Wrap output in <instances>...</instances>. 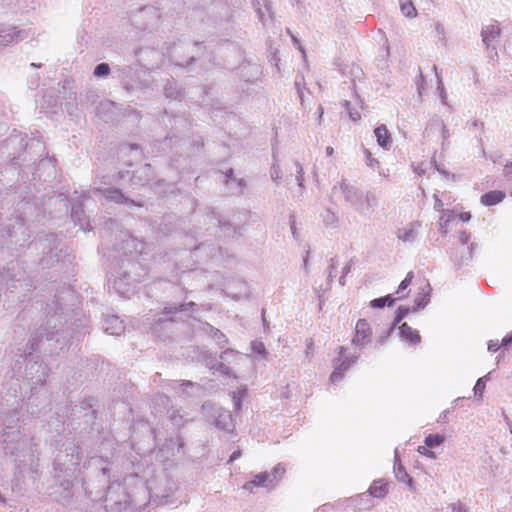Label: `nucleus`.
Instances as JSON below:
<instances>
[{"instance_id": "f257e3e1", "label": "nucleus", "mask_w": 512, "mask_h": 512, "mask_svg": "<svg viewBox=\"0 0 512 512\" xmlns=\"http://www.w3.org/2000/svg\"><path fill=\"white\" fill-rule=\"evenodd\" d=\"M18 419L0 417V446L6 455L18 456V452L25 446L17 425Z\"/></svg>"}, {"instance_id": "f03ea898", "label": "nucleus", "mask_w": 512, "mask_h": 512, "mask_svg": "<svg viewBox=\"0 0 512 512\" xmlns=\"http://www.w3.org/2000/svg\"><path fill=\"white\" fill-rule=\"evenodd\" d=\"M80 449L73 443L65 446L64 451H60L54 461V470L64 473L67 476L73 471V467L80 463Z\"/></svg>"}, {"instance_id": "7ed1b4c3", "label": "nucleus", "mask_w": 512, "mask_h": 512, "mask_svg": "<svg viewBox=\"0 0 512 512\" xmlns=\"http://www.w3.org/2000/svg\"><path fill=\"white\" fill-rule=\"evenodd\" d=\"M118 77L121 79V81L124 84V87L127 91L133 90V85L131 82H137L139 83L141 88H148L149 87V80L142 79V75H146V71L137 68L136 66L132 65H124L117 68Z\"/></svg>"}, {"instance_id": "20e7f679", "label": "nucleus", "mask_w": 512, "mask_h": 512, "mask_svg": "<svg viewBox=\"0 0 512 512\" xmlns=\"http://www.w3.org/2000/svg\"><path fill=\"white\" fill-rule=\"evenodd\" d=\"M343 197L357 212H364L363 193L354 185L342 180L339 183Z\"/></svg>"}, {"instance_id": "39448f33", "label": "nucleus", "mask_w": 512, "mask_h": 512, "mask_svg": "<svg viewBox=\"0 0 512 512\" xmlns=\"http://www.w3.org/2000/svg\"><path fill=\"white\" fill-rule=\"evenodd\" d=\"M345 348L343 346L339 347V355L340 357L334 360V370L330 376V380L332 383H336L340 381L344 377L345 371L349 369V367L354 364L359 358L358 354H354L351 356H344Z\"/></svg>"}, {"instance_id": "423d86ee", "label": "nucleus", "mask_w": 512, "mask_h": 512, "mask_svg": "<svg viewBox=\"0 0 512 512\" xmlns=\"http://www.w3.org/2000/svg\"><path fill=\"white\" fill-rule=\"evenodd\" d=\"M49 374V368L47 365L40 363L38 361H34L27 365L26 375L28 379L31 381L32 385H43L46 382V378Z\"/></svg>"}, {"instance_id": "0eeeda50", "label": "nucleus", "mask_w": 512, "mask_h": 512, "mask_svg": "<svg viewBox=\"0 0 512 512\" xmlns=\"http://www.w3.org/2000/svg\"><path fill=\"white\" fill-rule=\"evenodd\" d=\"M93 194L96 195V196L101 195L102 197H104L105 200L113 201V202H115L117 204H127L129 206L136 205L134 200H131L128 197H126L119 189H115V188H107V189L94 188L93 189Z\"/></svg>"}, {"instance_id": "6e6552de", "label": "nucleus", "mask_w": 512, "mask_h": 512, "mask_svg": "<svg viewBox=\"0 0 512 512\" xmlns=\"http://www.w3.org/2000/svg\"><path fill=\"white\" fill-rule=\"evenodd\" d=\"M501 36V29L495 24L486 25L481 30L482 42L487 50L492 48L495 50L494 43L498 41Z\"/></svg>"}, {"instance_id": "1a4fd4ad", "label": "nucleus", "mask_w": 512, "mask_h": 512, "mask_svg": "<svg viewBox=\"0 0 512 512\" xmlns=\"http://www.w3.org/2000/svg\"><path fill=\"white\" fill-rule=\"evenodd\" d=\"M102 328L109 335H120L124 332L123 321L116 315H108L104 318Z\"/></svg>"}, {"instance_id": "9d476101", "label": "nucleus", "mask_w": 512, "mask_h": 512, "mask_svg": "<svg viewBox=\"0 0 512 512\" xmlns=\"http://www.w3.org/2000/svg\"><path fill=\"white\" fill-rule=\"evenodd\" d=\"M372 334L369 323L365 319H359L355 326V336L352 339L354 345L365 344V340L368 339Z\"/></svg>"}, {"instance_id": "9b49d317", "label": "nucleus", "mask_w": 512, "mask_h": 512, "mask_svg": "<svg viewBox=\"0 0 512 512\" xmlns=\"http://www.w3.org/2000/svg\"><path fill=\"white\" fill-rule=\"evenodd\" d=\"M47 339V340H50V334L47 333L46 329H40L39 331H37L36 333H34L32 335V338L30 339L29 341V352L25 353L24 355V360L27 361V362H32L33 361V352L36 351L39 347V344L40 342L42 341V339L44 338Z\"/></svg>"}, {"instance_id": "f8f14e48", "label": "nucleus", "mask_w": 512, "mask_h": 512, "mask_svg": "<svg viewBox=\"0 0 512 512\" xmlns=\"http://www.w3.org/2000/svg\"><path fill=\"white\" fill-rule=\"evenodd\" d=\"M121 249L125 254H142L145 249V244L131 235H125Z\"/></svg>"}, {"instance_id": "ddd939ff", "label": "nucleus", "mask_w": 512, "mask_h": 512, "mask_svg": "<svg viewBox=\"0 0 512 512\" xmlns=\"http://www.w3.org/2000/svg\"><path fill=\"white\" fill-rule=\"evenodd\" d=\"M71 218L75 224L79 225L81 230L87 231L91 229L89 221L85 218L81 203L77 202L73 204L71 209Z\"/></svg>"}, {"instance_id": "4468645a", "label": "nucleus", "mask_w": 512, "mask_h": 512, "mask_svg": "<svg viewBox=\"0 0 512 512\" xmlns=\"http://www.w3.org/2000/svg\"><path fill=\"white\" fill-rule=\"evenodd\" d=\"M419 227L420 224L418 222H412L397 231V238L403 242H414L418 236Z\"/></svg>"}, {"instance_id": "2eb2a0df", "label": "nucleus", "mask_w": 512, "mask_h": 512, "mask_svg": "<svg viewBox=\"0 0 512 512\" xmlns=\"http://www.w3.org/2000/svg\"><path fill=\"white\" fill-rule=\"evenodd\" d=\"M19 39L20 31H17L15 27H0V47L7 46L14 41H18Z\"/></svg>"}, {"instance_id": "dca6fc26", "label": "nucleus", "mask_w": 512, "mask_h": 512, "mask_svg": "<svg viewBox=\"0 0 512 512\" xmlns=\"http://www.w3.org/2000/svg\"><path fill=\"white\" fill-rule=\"evenodd\" d=\"M273 486V480L271 478L270 473L263 472L255 475L254 479L248 481L243 488L247 490H252L253 487H269Z\"/></svg>"}, {"instance_id": "f3484780", "label": "nucleus", "mask_w": 512, "mask_h": 512, "mask_svg": "<svg viewBox=\"0 0 512 512\" xmlns=\"http://www.w3.org/2000/svg\"><path fill=\"white\" fill-rule=\"evenodd\" d=\"M432 126L438 129V137L441 139V149L445 150L449 146L450 133L444 122L439 118L432 119Z\"/></svg>"}, {"instance_id": "a211bd4d", "label": "nucleus", "mask_w": 512, "mask_h": 512, "mask_svg": "<svg viewBox=\"0 0 512 512\" xmlns=\"http://www.w3.org/2000/svg\"><path fill=\"white\" fill-rule=\"evenodd\" d=\"M194 302H189L186 304H180L179 306L176 305H168L163 310V317L159 318V322H167V321H173V318L171 315L175 314L177 311H186L189 307L194 306Z\"/></svg>"}, {"instance_id": "6ab92c4d", "label": "nucleus", "mask_w": 512, "mask_h": 512, "mask_svg": "<svg viewBox=\"0 0 512 512\" xmlns=\"http://www.w3.org/2000/svg\"><path fill=\"white\" fill-rule=\"evenodd\" d=\"M214 424L217 428L225 431H229L233 428L232 415L227 410H221L218 416L214 420Z\"/></svg>"}, {"instance_id": "aec40b11", "label": "nucleus", "mask_w": 512, "mask_h": 512, "mask_svg": "<svg viewBox=\"0 0 512 512\" xmlns=\"http://www.w3.org/2000/svg\"><path fill=\"white\" fill-rule=\"evenodd\" d=\"M132 280L136 281L137 279L132 277L129 272H125L123 275V278H118L114 281L113 287L114 289L121 295L127 296L130 292H132V289L130 287V283L124 282V280Z\"/></svg>"}, {"instance_id": "412c9836", "label": "nucleus", "mask_w": 512, "mask_h": 512, "mask_svg": "<svg viewBox=\"0 0 512 512\" xmlns=\"http://www.w3.org/2000/svg\"><path fill=\"white\" fill-rule=\"evenodd\" d=\"M504 198V192L499 190H493L481 196V203L485 206H493L500 203Z\"/></svg>"}, {"instance_id": "4be33fe9", "label": "nucleus", "mask_w": 512, "mask_h": 512, "mask_svg": "<svg viewBox=\"0 0 512 512\" xmlns=\"http://www.w3.org/2000/svg\"><path fill=\"white\" fill-rule=\"evenodd\" d=\"M374 134H375L378 144L381 147L388 149L389 146L391 145V137H390V134H389L386 126L385 125L378 126L374 130Z\"/></svg>"}, {"instance_id": "5701e85b", "label": "nucleus", "mask_w": 512, "mask_h": 512, "mask_svg": "<svg viewBox=\"0 0 512 512\" xmlns=\"http://www.w3.org/2000/svg\"><path fill=\"white\" fill-rule=\"evenodd\" d=\"M401 336L412 344H417L421 341V337L417 330L412 329L408 324L403 323L400 326Z\"/></svg>"}, {"instance_id": "b1692460", "label": "nucleus", "mask_w": 512, "mask_h": 512, "mask_svg": "<svg viewBox=\"0 0 512 512\" xmlns=\"http://www.w3.org/2000/svg\"><path fill=\"white\" fill-rule=\"evenodd\" d=\"M105 502V507L109 512H121L127 507L126 500L113 501L111 491H108Z\"/></svg>"}, {"instance_id": "393cba45", "label": "nucleus", "mask_w": 512, "mask_h": 512, "mask_svg": "<svg viewBox=\"0 0 512 512\" xmlns=\"http://www.w3.org/2000/svg\"><path fill=\"white\" fill-rule=\"evenodd\" d=\"M363 203L365 210L364 212L360 213L364 215H370L378 206V199L373 192H367L365 195L363 194Z\"/></svg>"}, {"instance_id": "a878e982", "label": "nucleus", "mask_w": 512, "mask_h": 512, "mask_svg": "<svg viewBox=\"0 0 512 512\" xmlns=\"http://www.w3.org/2000/svg\"><path fill=\"white\" fill-rule=\"evenodd\" d=\"M205 331L217 342L219 347L223 348L228 344L227 337L219 329L214 328L207 323L205 326Z\"/></svg>"}, {"instance_id": "bb28decb", "label": "nucleus", "mask_w": 512, "mask_h": 512, "mask_svg": "<svg viewBox=\"0 0 512 512\" xmlns=\"http://www.w3.org/2000/svg\"><path fill=\"white\" fill-rule=\"evenodd\" d=\"M394 474L398 481L407 483L410 489H413V479L409 476V474L405 471L404 467L400 462L397 461L394 464Z\"/></svg>"}, {"instance_id": "cd10ccee", "label": "nucleus", "mask_w": 512, "mask_h": 512, "mask_svg": "<svg viewBox=\"0 0 512 512\" xmlns=\"http://www.w3.org/2000/svg\"><path fill=\"white\" fill-rule=\"evenodd\" d=\"M388 493L387 483H383L382 480L374 481L369 488V494L372 497L383 498Z\"/></svg>"}, {"instance_id": "c85d7f7f", "label": "nucleus", "mask_w": 512, "mask_h": 512, "mask_svg": "<svg viewBox=\"0 0 512 512\" xmlns=\"http://www.w3.org/2000/svg\"><path fill=\"white\" fill-rule=\"evenodd\" d=\"M395 302V298L391 295H386L384 297L376 298L370 302V306L373 308H383L386 305L392 306Z\"/></svg>"}, {"instance_id": "c756f323", "label": "nucleus", "mask_w": 512, "mask_h": 512, "mask_svg": "<svg viewBox=\"0 0 512 512\" xmlns=\"http://www.w3.org/2000/svg\"><path fill=\"white\" fill-rule=\"evenodd\" d=\"M180 92L175 81H168L164 86V95L167 98L177 99Z\"/></svg>"}, {"instance_id": "7c9ffc66", "label": "nucleus", "mask_w": 512, "mask_h": 512, "mask_svg": "<svg viewBox=\"0 0 512 512\" xmlns=\"http://www.w3.org/2000/svg\"><path fill=\"white\" fill-rule=\"evenodd\" d=\"M444 436L440 434H429L425 437L424 444L429 448L439 446L444 442Z\"/></svg>"}, {"instance_id": "2f4dec72", "label": "nucleus", "mask_w": 512, "mask_h": 512, "mask_svg": "<svg viewBox=\"0 0 512 512\" xmlns=\"http://www.w3.org/2000/svg\"><path fill=\"white\" fill-rule=\"evenodd\" d=\"M169 419L176 427H181L186 422L184 415L180 410H172L169 412Z\"/></svg>"}, {"instance_id": "473e14b6", "label": "nucleus", "mask_w": 512, "mask_h": 512, "mask_svg": "<svg viewBox=\"0 0 512 512\" xmlns=\"http://www.w3.org/2000/svg\"><path fill=\"white\" fill-rule=\"evenodd\" d=\"M246 395V389H238L237 391H233L231 393L232 401L235 410H240L242 405V399Z\"/></svg>"}, {"instance_id": "72a5a7b5", "label": "nucleus", "mask_w": 512, "mask_h": 512, "mask_svg": "<svg viewBox=\"0 0 512 512\" xmlns=\"http://www.w3.org/2000/svg\"><path fill=\"white\" fill-rule=\"evenodd\" d=\"M105 463V460L102 458V457H93L91 458V465L92 466H99L100 469H101V472H102V475L105 476L107 478V480H109L110 478V469L106 466H103V464Z\"/></svg>"}, {"instance_id": "f704fd0d", "label": "nucleus", "mask_w": 512, "mask_h": 512, "mask_svg": "<svg viewBox=\"0 0 512 512\" xmlns=\"http://www.w3.org/2000/svg\"><path fill=\"white\" fill-rule=\"evenodd\" d=\"M401 12L404 16L413 18L417 15L416 9L412 2H405L401 4Z\"/></svg>"}, {"instance_id": "c9c22d12", "label": "nucleus", "mask_w": 512, "mask_h": 512, "mask_svg": "<svg viewBox=\"0 0 512 512\" xmlns=\"http://www.w3.org/2000/svg\"><path fill=\"white\" fill-rule=\"evenodd\" d=\"M487 375L484 376V377H481L477 380L474 388H473V391H474V395L475 396H478V397H482L483 395V392L485 390V387H486V379H487Z\"/></svg>"}, {"instance_id": "e433bc0d", "label": "nucleus", "mask_w": 512, "mask_h": 512, "mask_svg": "<svg viewBox=\"0 0 512 512\" xmlns=\"http://www.w3.org/2000/svg\"><path fill=\"white\" fill-rule=\"evenodd\" d=\"M57 249L55 248H52V247H49V256H44L41 261L43 264L45 265H52L54 262H57L58 261V254H57Z\"/></svg>"}, {"instance_id": "4c0bfd02", "label": "nucleus", "mask_w": 512, "mask_h": 512, "mask_svg": "<svg viewBox=\"0 0 512 512\" xmlns=\"http://www.w3.org/2000/svg\"><path fill=\"white\" fill-rule=\"evenodd\" d=\"M110 73V66L107 63H100L94 69L96 77H105Z\"/></svg>"}, {"instance_id": "58836bf2", "label": "nucleus", "mask_w": 512, "mask_h": 512, "mask_svg": "<svg viewBox=\"0 0 512 512\" xmlns=\"http://www.w3.org/2000/svg\"><path fill=\"white\" fill-rule=\"evenodd\" d=\"M409 311H410L409 307H406V306L398 307V309L396 311V316H395V319L393 322V326H396L398 323H400L402 321V319L404 317H406V315L409 313Z\"/></svg>"}, {"instance_id": "ea45409f", "label": "nucleus", "mask_w": 512, "mask_h": 512, "mask_svg": "<svg viewBox=\"0 0 512 512\" xmlns=\"http://www.w3.org/2000/svg\"><path fill=\"white\" fill-rule=\"evenodd\" d=\"M294 165H295V168H296L295 180L297 181L298 186L300 188H303V186H304L303 185V182H304V170H303V167H302V165L298 161H295Z\"/></svg>"}, {"instance_id": "a19ab883", "label": "nucleus", "mask_w": 512, "mask_h": 512, "mask_svg": "<svg viewBox=\"0 0 512 512\" xmlns=\"http://www.w3.org/2000/svg\"><path fill=\"white\" fill-rule=\"evenodd\" d=\"M429 298H426L420 294H418L414 299V307L413 311H417L419 309L424 308L429 303Z\"/></svg>"}, {"instance_id": "79ce46f5", "label": "nucleus", "mask_w": 512, "mask_h": 512, "mask_svg": "<svg viewBox=\"0 0 512 512\" xmlns=\"http://www.w3.org/2000/svg\"><path fill=\"white\" fill-rule=\"evenodd\" d=\"M413 277H414L413 272L412 271L408 272L406 277L399 284L397 293H400V292L406 290L408 288V286L411 284Z\"/></svg>"}, {"instance_id": "37998d69", "label": "nucleus", "mask_w": 512, "mask_h": 512, "mask_svg": "<svg viewBox=\"0 0 512 512\" xmlns=\"http://www.w3.org/2000/svg\"><path fill=\"white\" fill-rule=\"evenodd\" d=\"M338 221L337 216L331 212L330 210H327L323 216V222L325 225L330 226L336 224Z\"/></svg>"}, {"instance_id": "c03bdc74", "label": "nucleus", "mask_w": 512, "mask_h": 512, "mask_svg": "<svg viewBox=\"0 0 512 512\" xmlns=\"http://www.w3.org/2000/svg\"><path fill=\"white\" fill-rule=\"evenodd\" d=\"M284 473H285V468L281 464H278L277 466H275L272 473L270 474L271 478L273 480V484L275 482H277L282 477V475Z\"/></svg>"}, {"instance_id": "a18cd8bd", "label": "nucleus", "mask_w": 512, "mask_h": 512, "mask_svg": "<svg viewBox=\"0 0 512 512\" xmlns=\"http://www.w3.org/2000/svg\"><path fill=\"white\" fill-rule=\"evenodd\" d=\"M289 225H290V230H291V234L293 236V238L295 240H299L300 239V233L296 227V219H295V216L294 215H290L289 217Z\"/></svg>"}, {"instance_id": "49530a36", "label": "nucleus", "mask_w": 512, "mask_h": 512, "mask_svg": "<svg viewBox=\"0 0 512 512\" xmlns=\"http://www.w3.org/2000/svg\"><path fill=\"white\" fill-rule=\"evenodd\" d=\"M238 357V352H236L235 350H232V349H227L225 350L221 355H220V358L223 360V361H227V362H230L231 360H234Z\"/></svg>"}, {"instance_id": "de8ad7c7", "label": "nucleus", "mask_w": 512, "mask_h": 512, "mask_svg": "<svg viewBox=\"0 0 512 512\" xmlns=\"http://www.w3.org/2000/svg\"><path fill=\"white\" fill-rule=\"evenodd\" d=\"M270 175H271V179L274 182H278L282 178L281 169L278 164L273 163V165L271 167Z\"/></svg>"}, {"instance_id": "09e8293b", "label": "nucleus", "mask_w": 512, "mask_h": 512, "mask_svg": "<svg viewBox=\"0 0 512 512\" xmlns=\"http://www.w3.org/2000/svg\"><path fill=\"white\" fill-rule=\"evenodd\" d=\"M424 136L428 139H430L434 136H438V129L436 127L432 126V119L429 121V123L425 129Z\"/></svg>"}, {"instance_id": "8fccbe9b", "label": "nucleus", "mask_w": 512, "mask_h": 512, "mask_svg": "<svg viewBox=\"0 0 512 512\" xmlns=\"http://www.w3.org/2000/svg\"><path fill=\"white\" fill-rule=\"evenodd\" d=\"M252 351L254 353L265 355L266 354V348L262 342L254 341L252 342Z\"/></svg>"}, {"instance_id": "3c124183", "label": "nucleus", "mask_w": 512, "mask_h": 512, "mask_svg": "<svg viewBox=\"0 0 512 512\" xmlns=\"http://www.w3.org/2000/svg\"><path fill=\"white\" fill-rule=\"evenodd\" d=\"M424 84H425V79H424V76H423L421 70L419 69V75H418V80L416 81V87H417V91H418V94L420 97L422 96V90L424 89Z\"/></svg>"}, {"instance_id": "603ef678", "label": "nucleus", "mask_w": 512, "mask_h": 512, "mask_svg": "<svg viewBox=\"0 0 512 512\" xmlns=\"http://www.w3.org/2000/svg\"><path fill=\"white\" fill-rule=\"evenodd\" d=\"M431 448L427 447V446H419L418 447V452L422 455H425L431 459H434L436 458V454L430 450Z\"/></svg>"}, {"instance_id": "864d4df0", "label": "nucleus", "mask_w": 512, "mask_h": 512, "mask_svg": "<svg viewBox=\"0 0 512 512\" xmlns=\"http://www.w3.org/2000/svg\"><path fill=\"white\" fill-rule=\"evenodd\" d=\"M212 368H215L217 371H220L223 374L230 375V367L227 366L224 362H219L216 365L212 366Z\"/></svg>"}, {"instance_id": "5fc2aeb1", "label": "nucleus", "mask_w": 512, "mask_h": 512, "mask_svg": "<svg viewBox=\"0 0 512 512\" xmlns=\"http://www.w3.org/2000/svg\"><path fill=\"white\" fill-rule=\"evenodd\" d=\"M431 291H432L431 285L427 282L422 287H420V291L418 294L424 296L425 299L426 298L430 299Z\"/></svg>"}, {"instance_id": "6e6d98bb", "label": "nucleus", "mask_w": 512, "mask_h": 512, "mask_svg": "<svg viewBox=\"0 0 512 512\" xmlns=\"http://www.w3.org/2000/svg\"><path fill=\"white\" fill-rule=\"evenodd\" d=\"M337 266H338V260L336 258H332L331 264L329 266V271H328V280L329 281H331L332 278L335 276L334 272H335Z\"/></svg>"}, {"instance_id": "4d7b16f0", "label": "nucleus", "mask_w": 512, "mask_h": 512, "mask_svg": "<svg viewBox=\"0 0 512 512\" xmlns=\"http://www.w3.org/2000/svg\"><path fill=\"white\" fill-rule=\"evenodd\" d=\"M56 237L53 235L45 237L44 240H39L40 246H42L44 249L47 248V246L55 243Z\"/></svg>"}, {"instance_id": "13d9d810", "label": "nucleus", "mask_w": 512, "mask_h": 512, "mask_svg": "<svg viewBox=\"0 0 512 512\" xmlns=\"http://www.w3.org/2000/svg\"><path fill=\"white\" fill-rule=\"evenodd\" d=\"M503 176L508 180L512 179V162H508L505 164L503 169Z\"/></svg>"}, {"instance_id": "bf43d9fd", "label": "nucleus", "mask_w": 512, "mask_h": 512, "mask_svg": "<svg viewBox=\"0 0 512 512\" xmlns=\"http://www.w3.org/2000/svg\"><path fill=\"white\" fill-rule=\"evenodd\" d=\"M453 512H467V509L460 503H452L450 506Z\"/></svg>"}, {"instance_id": "052dcab7", "label": "nucleus", "mask_w": 512, "mask_h": 512, "mask_svg": "<svg viewBox=\"0 0 512 512\" xmlns=\"http://www.w3.org/2000/svg\"><path fill=\"white\" fill-rule=\"evenodd\" d=\"M500 347L498 340H490L488 342V350L491 352H496Z\"/></svg>"}, {"instance_id": "680f3d73", "label": "nucleus", "mask_w": 512, "mask_h": 512, "mask_svg": "<svg viewBox=\"0 0 512 512\" xmlns=\"http://www.w3.org/2000/svg\"><path fill=\"white\" fill-rule=\"evenodd\" d=\"M366 153H367V165L369 167H371L372 169H374L375 166H377L379 164V162L376 159H373L371 157V154L369 151H366Z\"/></svg>"}, {"instance_id": "e2e57ef3", "label": "nucleus", "mask_w": 512, "mask_h": 512, "mask_svg": "<svg viewBox=\"0 0 512 512\" xmlns=\"http://www.w3.org/2000/svg\"><path fill=\"white\" fill-rule=\"evenodd\" d=\"M448 222H449V219H445L444 216L440 217L439 225H440V230L443 234L447 233L446 227L448 225Z\"/></svg>"}, {"instance_id": "0e129e2a", "label": "nucleus", "mask_w": 512, "mask_h": 512, "mask_svg": "<svg viewBox=\"0 0 512 512\" xmlns=\"http://www.w3.org/2000/svg\"><path fill=\"white\" fill-rule=\"evenodd\" d=\"M179 386L183 392H187V389L193 388L195 386V384L191 381H183L182 383L179 384Z\"/></svg>"}, {"instance_id": "69168bd1", "label": "nucleus", "mask_w": 512, "mask_h": 512, "mask_svg": "<svg viewBox=\"0 0 512 512\" xmlns=\"http://www.w3.org/2000/svg\"><path fill=\"white\" fill-rule=\"evenodd\" d=\"M469 239H470V234L469 233H467L465 231L461 232V234H460V242L463 245H466L468 243Z\"/></svg>"}, {"instance_id": "338daca9", "label": "nucleus", "mask_w": 512, "mask_h": 512, "mask_svg": "<svg viewBox=\"0 0 512 512\" xmlns=\"http://www.w3.org/2000/svg\"><path fill=\"white\" fill-rule=\"evenodd\" d=\"M459 219L463 222H468L471 219L470 212H461L459 214Z\"/></svg>"}, {"instance_id": "774afa93", "label": "nucleus", "mask_w": 512, "mask_h": 512, "mask_svg": "<svg viewBox=\"0 0 512 512\" xmlns=\"http://www.w3.org/2000/svg\"><path fill=\"white\" fill-rule=\"evenodd\" d=\"M510 343H512V333L502 339L501 345L507 347Z\"/></svg>"}]
</instances>
